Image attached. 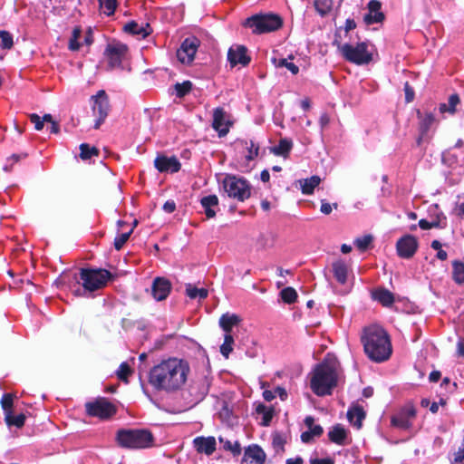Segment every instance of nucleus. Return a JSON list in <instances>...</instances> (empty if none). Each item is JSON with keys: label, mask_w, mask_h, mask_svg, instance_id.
Masks as SVG:
<instances>
[{"label": "nucleus", "mask_w": 464, "mask_h": 464, "mask_svg": "<svg viewBox=\"0 0 464 464\" xmlns=\"http://www.w3.org/2000/svg\"><path fill=\"white\" fill-rule=\"evenodd\" d=\"M227 59L232 66L238 63L245 66L250 62V58L246 55V48L243 45L231 47L227 53Z\"/></svg>", "instance_id": "obj_18"}, {"label": "nucleus", "mask_w": 464, "mask_h": 464, "mask_svg": "<svg viewBox=\"0 0 464 464\" xmlns=\"http://www.w3.org/2000/svg\"><path fill=\"white\" fill-rule=\"evenodd\" d=\"M92 102V112L97 118L94 123V129H99L105 121L110 111L109 98L103 90L99 91L91 98Z\"/></svg>", "instance_id": "obj_9"}, {"label": "nucleus", "mask_w": 464, "mask_h": 464, "mask_svg": "<svg viewBox=\"0 0 464 464\" xmlns=\"http://www.w3.org/2000/svg\"><path fill=\"white\" fill-rule=\"evenodd\" d=\"M186 295L191 299H205L208 296V290L205 288H198L192 284H187L185 289Z\"/></svg>", "instance_id": "obj_31"}, {"label": "nucleus", "mask_w": 464, "mask_h": 464, "mask_svg": "<svg viewBox=\"0 0 464 464\" xmlns=\"http://www.w3.org/2000/svg\"><path fill=\"white\" fill-rule=\"evenodd\" d=\"M124 31L131 34L145 38L151 34V29L149 24H139L132 21L124 25Z\"/></svg>", "instance_id": "obj_24"}, {"label": "nucleus", "mask_w": 464, "mask_h": 464, "mask_svg": "<svg viewBox=\"0 0 464 464\" xmlns=\"http://www.w3.org/2000/svg\"><path fill=\"white\" fill-rule=\"evenodd\" d=\"M457 347H458V354H459V356H464V343H463V342H461V341H459V342L458 343Z\"/></svg>", "instance_id": "obj_64"}, {"label": "nucleus", "mask_w": 464, "mask_h": 464, "mask_svg": "<svg viewBox=\"0 0 464 464\" xmlns=\"http://www.w3.org/2000/svg\"><path fill=\"white\" fill-rule=\"evenodd\" d=\"M373 237L371 235H364L361 237H357L354 240V245L360 249V250H365L369 245L372 243Z\"/></svg>", "instance_id": "obj_47"}, {"label": "nucleus", "mask_w": 464, "mask_h": 464, "mask_svg": "<svg viewBox=\"0 0 464 464\" xmlns=\"http://www.w3.org/2000/svg\"><path fill=\"white\" fill-rule=\"evenodd\" d=\"M244 24L252 28L254 34H264L279 29L283 21L276 14H256L246 19Z\"/></svg>", "instance_id": "obj_6"}, {"label": "nucleus", "mask_w": 464, "mask_h": 464, "mask_svg": "<svg viewBox=\"0 0 464 464\" xmlns=\"http://www.w3.org/2000/svg\"><path fill=\"white\" fill-rule=\"evenodd\" d=\"M328 437L331 441L342 445L344 443V440L346 439V430L341 425H335L329 431Z\"/></svg>", "instance_id": "obj_29"}, {"label": "nucleus", "mask_w": 464, "mask_h": 464, "mask_svg": "<svg viewBox=\"0 0 464 464\" xmlns=\"http://www.w3.org/2000/svg\"><path fill=\"white\" fill-rule=\"evenodd\" d=\"M334 460L330 458L326 459H311L310 464H334Z\"/></svg>", "instance_id": "obj_55"}, {"label": "nucleus", "mask_w": 464, "mask_h": 464, "mask_svg": "<svg viewBox=\"0 0 464 464\" xmlns=\"http://www.w3.org/2000/svg\"><path fill=\"white\" fill-rule=\"evenodd\" d=\"M334 44L337 46L342 56L350 63L362 65L372 61V54L368 51V45L364 42L353 45L350 44H341L335 40Z\"/></svg>", "instance_id": "obj_5"}, {"label": "nucleus", "mask_w": 464, "mask_h": 464, "mask_svg": "<svg viewBox=\"0 0 464 464\" xmlns=\"http://www.w3.org/2000/svg\"><path fill=\"white\" fill-rule=\"evenodd\" d=\"M333 273L335 279L342 285H344L348 277V266L343 260H336L332 265Z\"/></svg>", "instance_id": "obj_25"}, {"label": "nucleus", "mask_w": 464, "mask_h": 464, "mask_svg": "<svg viewBox=\"0 0 464 464\" xmlns=\"http://www.w3.org/2000/svg\"><path fill=\"white\" fill-rule=\"evenodd\" d=\"M171 289L170 282L163 277L154 279L151 286V295L156 301H162L167 298Z\"/></svg>", "instance_id": "obj_15"}, {"label": "nucleus", "mask_w": 464, "mask_h": 464, "mask_svg": "<svg viewBox=\"0 0 464 464\" xmlns=\"http://www.w3.org/2000/svg\"><path fill=\"white\" fill-rule=\"evenodd\" d=\"M459 102V98L457 94H452L449 98V103H442L440 106V112L449 111L454 113L456 111V106Z\"/></svg>", "instance_id": "obj_36"}, {"label": "nucleus", "mask_w": 464, "mask_h": 464, "mask_svg": "<svg viewBox=\"0 0 464 464\" xmlns=\"http://www.w3.org/2000/svg\"><path fill=\"white\" fill-rule=\"evenodd\" d=\"M131 373H132V370L130 369L129 364L127 362H122L120 365L119 370L117 371V377L121 381L128 382V377L130 375H131Z\"/></svg>", "instance_id": "obj_44"}, {"label": "nucleus", "mask_w": 464, "mask_h": 464, "mask_svg": "<svg viewBox=\"0 0 464 464\" xmlns=\"http://www.w3.org/2000/svg\"><path fill=\"white\" fill-rule=\"evenodd\" d=\"M392 423L393 426L403 429V430H407L411 426L410 420L402 414L400 416L392 417Z\"/></svg>", "instance_id": "obj_48"}, {"label": "nucleus", "mask_w": 464, "mask_h": 464, "mask_svg": "<svg viewBox=\"0 0 464 464\" xmlns=\"http://www.w3.org/2000/svg\"><path fill=\"white\" fill-rule=\"evenodd\" d=\"M200 203L208 218H213L216 217V209L218 207V198L216 195L202 198Z\"/></svg>", "instance_id": "obj_23"}, {"label": "nucleus", "mask_w": 464, "mask_h": 464, "mask_svg": "<svg viewBox=\"0 0 464 464\" xmlns=\"http://www.w3.org/2000/svg\"><path fill=\"white\" fill-rule=\"evenodd\" d=\"M321 178L319 176H312L308 179H304L298 180L300 188L303 194L311 195L314 192V189L320 184Z\"/></svg>", "instance_id": "obj_28"}, {"label": "nucleus", "mask_w": 464, "mask_h": 464, "mask_svg": "<svg viewBox=\"0 0 464 464\" xmlns=\"http://www.w3.org/2000/svg\"><path fill=\"white\" fill-rule=\"evenodd\" d=\"M263 397L266 401H270L276 397V393L275 392L266 390L263 392Z\"/></svg>", "instance_id": "obj_59"}, {"label": "nucleus", "mask_w": 464, "mask_h": 464, "mask_svg": "<svg viewBox=\"0 0 464 464\" xmlns=\"http://www.w3.org/2000/svg\"><path fill=\"white\" fill-rule=\"evenodd\" d=\"M131 233L132 228H130V231L122 233L120 236L116 237L114 239V247L117 250H120L123 246V245L128 241Z\"/></svg>", "instance_id": "obj_51"}, {"label": "nucleus", "mask_w": 464, "mask_h": 464, "mask_svg": "<svg viewBox=\"0 0 464 464\" xmlns=\"http://www.w3.org/2000/svg\"><path fill=\"white\" fill-rule=\"evenodd\" d=\"M154 166L160 172H177L180 169V163L175 157L158 156Z\"/></svg>", "instance_id": "obj_17"}, {"label": "nucleus", "mask_w": 464, "mask_h": 464, "mask_svg": "<svg viewBox=\"0 0 464 464\" xmlns=\"http://www.w3.org/2000/svg\"><path fill=\"white\" fill-rule=\"evenodd\" d=\"M314 420L311 416H307L304 419V423L308 427L309 430L303 432L301 440L304 443L310 442L314 437H319L323 433V428L320 425L314 424Z\"/></svg>", "instance_id": "obj_21"}, {"label": "nucleus", "mask_w": 464, "mask_h": 464, "mask_svg": "<svg viewBox=\"0 0 464 464\" xmlns=\"http://www.w3.org/2000/svg\"><path fill=\"white\" fill-rule=\"evenodd\" d=\"M337 207H338L337 203H334L333 205H331L330 203L326 202L325 200H322L320 210L323 214L329 215L333 211V208H337Z\"/></svg>", "instance_id": "obj_52"}, {"label": "nucleus", "mask_w": 464, "mask_h": 464, "mask_svg": "<svg viewBox=\"0 0 464 464\" xmlns=\"http://www.w3.org/2000/svg\"><path fill=\"white\" fill-rule=\"evenodd\" d=\"M273 444L275 447L282 448L284 441L281 437L276 436L273 440Z\"/></svg>", "instance_id": "obj_63"}, {"label": "nucleus", "mask_w": 464, "mask_h": 464, "mask_svg": "<svg viewBox=\"0 0 464 464\" xmlns=\"http://www.w3.org/2000/svg\"><path fill=\"white\" fill-rule=\"evenodd\" d=\"M281 298L286 304L294 303L297 298V293L293 287H286L280 293Z\"/></svg>", "instance_id": "obj_41"}, {"label": "nucleus", "mask_w": 464, "mask_h": 464, "mask_svg": "<svg viewBox=\"0 0 464 464\" xmlns=\"http://www.w3.org/2000/svg\"><path fill=\"white\" fill-rule=\"evenodd\" d=\"M241 322V318L235 314H225L219 318V326L226 332L230 334L232 328Z\"/></svg>", "instance_id": "obj_26"}, {"label": "nucleus", "mask_w": 464, "mask_h": 464, "mask_svg": "<svg viewBox=\"0 0 464 464\" xmlns=\"http://www.w3.org/2000/svg\"><path fill=\"white\" fill-rule=\"evenodd\" d=\"M13 44L12 35L6 31H0V46L4 49H11Z\"/></svg>", "instance_id": "obj_46"}, {"label": "nucleus", "mask_w": 464, "mask_h": 464, "mask_svg": "<svg viewBox=\"0 0 464 464\" xmlns=\"http://www.w3.org/2000/svg\"><path fill=\"white\" fill-rule=\"evenodd\" d=\"M190 372L187 361L169 358L155 365L150 372V383L157 390L176 392L187 382Z\"/></svg>", "instance_id": "obj_1"}, {"label": "nucleus", "mask_w": 464, "mask_h": 464, "mask_svg": "<svg viewBox=\"0 0 464 464\" xmlns=\"http://www.w3.org/2000/svg\"><path fill=\"white\" fill-rule=\"evenodd\" d=\"M14 403V396L11 393H6L3 396L1 400V405L5 411V415L7 414L8 411H12V407Z\"/></svg>", "instance_id": "obj_50"}, {"label": "nucleus", "mask_w": 464, "mask_h": 464, "mask_svg": "<svg viewBox=\"0 0 464 464\" xmlns=\"http://www.w3.org/2000/svg\"><path fill=\"white\" fill-rule=\"evenodd\" d=\"M373 297L385 306L391 305L394 301L393 295L384 289L376 290L373 293Z\"/></svg>", "instance_id": "obj_32"}, {"label": "nucleus", "mask_w": 464, "mask_h": 464, "mask_svg": "<svg viewBox=\"0 0 464 464\" xmlns=\"http://www.w3.org/2000/svg\"><path fill=\"white\" fill-rule=\"evenodd\" d=\"M293 147V142L287 139H282L277 146L271 148V152L277 156H286Z\"/></svg>", "instance_id": "obj_30"}, {"label": "nucleus", "mask_w": 464, "mask_h": 464, "mask_svg": "<svg viewBox=\"0 0 464 464\" xmlns=\"http://www.w3.org/2000/svg\"><path fill=\"white\" fill-rule=\"evenodd\" d=\"M116 440L122 448L144 449L153 443V436L148 430H120Z\"/></svg>", "instance_id": "obj_4"}, {"label": "nucleus", "mask_w": 464, "mask_h": 464, "mask_svg": "<svg viewBox=\"0 0 464 464\" xmlns=\"http://www.w3.org/2000/svg\"><path fill=\"white\" fill-rule=\"evenodd\" d=\"M234 338L230 334H226L224 343L220 346V353L225 358H228L230 353L233 351Z\"/></svg>", "instance_id": "obj_35"}, {"label": "nucleus", "mask_w": 464, "mask_h": 464, "mask_svg": "<svg viewBox=\"0 0 464 464\" xmlns=\"http://www.w3.org/2000/svg\"><path fill=\"white\" fill-rule=\"evenodd\" d=\"M405 100L407 102H411L414 99V91L408 82L404 84Z\"/></svg>", "instance_id": "obj_54"}, {"label": "nucleus", "mask_w": 464, "mask_h": 464, "mask_svg": "<svg viewBox=\"0 0 464 464\" xmlns=\"http://www.w3.org/2000/svg\"><path fill=\"white\" fill-rule=\"evenodd\" d=\"M25 415L19 414L17 416L13 415V411H8L5 416V421L8 426H15L22 428L24 424Z\"/></svg>", "instance_id": "obj_33"}, {"label": "nucleus", "mask_w": 464, "mask_h": 464, "mask_svg": "<svg viewBox=\"0 0 464 464\" xmlns=\"http://www.w3.org/2000/svg\"><path fill=\"white\" fill-rule=\"evenodd\" d=\"M163 209L167 213H172L176 209L174 201H166L163 205Z\"/></svg>", "instance_id": "obj_56"}, {"label": "nucleus", "mask_w": 464, "mask_h": 464, "mask_svg": "<svg viewBox=\"0 0 464 464\" xmlns=\"http://www.w3.org/2000/svg\"><path fill=\"white\" fill-rule=\"evenodd\" d=\"M127 53V46L121 43H111L106 46L104 55L110 69L118 68Z\"/></svg>", "instance_id": "obj_10"}, {"label": "nucleus", "mask_w": 464, "mask_h": 464, "mask_svg": "<svg viewBox=\"0 0 464 464\" xmlns=\"http://www.w3.org/2000/svg\"><path fill=\"white\" fill-rule=\"evenodd\" d=\"M275 393L277 394L283 401L287 397L286 391L283 387H277L275 390Z\"/></svg>", "instance_id": "obj_58"}, {"label": "nucleus", "mask_w": 464, "mask_h": 464, "mask_svg": "<svg viewBox=\"0 0 464 464\" xmlns=\"http://www.w3.org/2000/svg\"><path fill=\"white\" fill-rule=\"evenodd\" d=\"M266 454L264 450L257 445L249 446L245 450L244 460L255 462L256 464H264Z\"/></svg>", "instance_id": "obj_22"}, {"label": "nucleus", "mask_w": 464, "mask_h": 464, "mask_svg": "<svg viewBox=\"0 0 464 464\" xmlns=\"http://www.w3.org/2000/svg\"><path fill=\"white\" fill-rule=\"evenodd\" d=\"M223 187L228 197L243 201L250 196V188L246 180L228 175L223 180Z\"/></svg>", "instance_id": "obj_8"}, {"label": "nucleus", "mask_w": 464, "mask_h": 464, "mask_svg": "<svg viewBox=\"0 0 464 464\" xmlns=\"http://www.w3.org/2000/svg\"><path fill=\"white\" fill-rule=\"evenodd\" d=\"M417 117L420 121V136L417 139V144L420 145L423 139L427 136L430 127L435 123V116L431 112L422 113L420 111H417Z\"/></svg>", "instance_id": "obj_16"}, {"label": "nucleus", "mask_w": 464, "mask_h": 464, "mask_svg": "<svg viewBox=\"0 0 464 464\" xmlns=\"http://www.w3.org/2000/svg\"><path fill=\"white\" fill-rule=\"evenodd\" d=\"M453 279L459 284H464V264L459 261H453Z\"/></svg>", "instance_id": "obj_34"}, {"label": "nucleus", "mask_w": 464, "mask_h": 464, "mask_svg": "<svg viewBox=\"0 0 464 464\" xmlns=\"http://www.w3.org/2000/svg\"><path fill=\"white\" fill-rule=\"evenodd\" d=\"M273 63L276 67H285L287 68L293 74H296L299 72L298 67L293 63L288 62L286 59H273Z\"/></svg>", "instance_id": "obj_43"}, {"label": "nucleus", "mask_w": 464, "mask_h": 464, "mask_svg": "<svg viewBox=\"0 0 464 464\" xmlns=\"http://www.w3.org/2000/svg\"><path fill=\"white\" fill-rule=\"evenodd\" d=\"M233 121L223 108H216L213 111L212 128L218 133L219 137H224L229 132Z\"/></svg>", "instance_id": "obj_11"}, {"label": "nucleus", "mask_w": 464, "mask_h": 464, "mask_svg": "<svg viewBox=\"0 0 464 464\" xmlns=\"http://www.w3.org/2000/svg\"><path fill=\"white\" fill-rule=\"evenodd\" d=\"M440 378V372L438 371L432 372L429 377L430 381L433 382H438Z\"/></svg>", "instance_id": "obj_61"}, {"label": "nucleus", "mask_w": 464, "mask_h": 464, "mask_svg": "<svg viewBox=\"0 0 464 464\" xmlns=\"http://www.w3.org/2000/svg\"><path fill=\"white\" fill-rule=\"evenodd\" d=\"M364 351L375 362H383L392 354V344L388 334L379 325L364 328L362 335Z\"/></svg>", "instance_id": "obj_2"}, {"label": "nucleus", "mask_w": 464, "mask_h": 464, "mask_svg": "<svg viewBox=\"0 0 464 464\" xmlns=\"http://www.w3.org/2000/svg\"><path fill=\"white\" fill-rule=\"evenodd\" d=\"M86 410L88 414L99 417L101 419L109 418L112 416L116 411L115 407L105 399H101L94 402L87 403Z\"/></svg>", "instance_id": "obj_13"}, {"label": "nucleus", "mask_w": 464, "mask_h": 464, "mask_svg": "<svg viewBox=\"0 0 464 464\" xmlns=\"http://www.w3.org/2000/svg\"><path fill=\"white\" fill-rule=\"evenodd\" d=\"M396 248L401 257L410 258L418 248L417 238L411 235H406L398 240Z\"/></svg>", "instance_id": "obj_14"}, {"label": "nucleus", "mask_w": 464, "mask_h": 464, "mask_svg": "<svg viewBox=\"0 0 464 464\" xmlns=\"http://www.w3.org/2000/svg\"><path fill=\"white\" fill-rule=\"evenodd\" d=\"M333 6V0H315L314 7L321 15L327 14Z\"/></svg>", "instance_id": "obj_38"}, {"label": "nucleus", "mask_w": 464, "mask_h": 464, "mask_svg": "<svg viewBox=\"0 0 464 464\" xmlns=\"http://www.w3.org/2000/svg\"><path fill=\"white\" fill-rule=\"evenodd\" d=\"M337 385V372L334 364L323 362L311 373L310 387L317 396L329 395Z\"/></svg>", "instance_id": "obj_3"}, {"label": "nucleus", "mask_w": 464, "mask_h": 464, "mask_svg": "<svg viewBox=\"0 0 464 464\" xmlns=\"http://www.w3.org/2000/svg\"><path fill=\"white\" fill-rule=\"evenodd\" d=\"M272 419V411L269 409L263 414V425L267 426Z\"/></svg>", "instance_id": "obj_57"}, {"label": "nucleus", "mask_w": 464, "mask_h": 464, "mask_svg": "<svg viewBox=\"0 0 464 464\" xmlns=\"http://www.w3.org/2000/svg\"><path fill=\"white\" fill-rule=\"evenodd\" d=\"M347 418L354 427L360 429L362 421L365 418V412L361 406L354 405L348 411Z\"/></svg>", "instance_id": "obj_27"}, {"label": "nucleus", "mask_w": 464, "mask_h": 464, "mask_svg": "<svg viewBox=\"0 0 464 464\" xmlns=\"http://www.w3.org/2000/svg\"><path fill=\"white\" fill-rule=\"evenodd\" d=\"M80 150H81V153H80V157L82 159V160H88V159H91L92 156H97L99 151L97 150V148L95 147H90L88 144L86 143H82L81 144L80 146Z\"/></svg>", "instance_id": "obj_39"}, {"label": "nucleus", "mask_w": 464, "mask_h": 464, "mask_svg": "<svg viewBox=\"0 0 464 464\" xmlns=\"http://www.w3.org/2000/svg\"><path fill=\"white\" fill-rule=\"evenodd\" d=\"M319 121H320L321 126L324 127L329 123L330 118L327 114H322Z\"/></svg>", "instance_id": "obj_60"}, {"label": "nucleus", "mask_w": 464, "mask_h": 464, "mask_svg": "<svg viewBox=\"0 0 464 464\" xmlns=\"http://www.w3.org/2000/svg\"><path fill=\"white\" fill-rule=\"evenodd\" d=\"M369 13L364 15V22L367 24L380 23L384 19V14L380 11L381 3L377 0H371L368 4Z\"/></svg>", "instance_id": "obj_19"}, {"label": "nucleus", "mask_w": 464, "mask_h": 464, "mask_svg": "<svg viewBox=\"0 0 464 464\" xmlns=\"http://www.w3.org/2000/svg\"><path fill=\"white\" fill-rule=\"evenodd\" d=\"M82 31L79 27H76L72 31V38L69 42V49L72 51H77L80 47V44L78 43V39L81 36Z\"/></svg>", "instance_id": "obj_49"}, {"label": "nucleus", "mask_w": 464, "mask_h": 464, "mask_svg": "<svg viewBox=\"0 0 464 464\" xmlns=\"http://www.w3.org/2000/svg\"><path fill=\"white\" fill-rule=\"evenodd\" d=\"M31 121L34 124L37 130H41L44 128V121L41 117L35 113L30 115Z\"/></svg>", "instance_id": "obj_53"}, {"label": "nucleus", "mask_w": 464, "mask_h": 464, "mask_svg": "<svg viewBox=\"0 0 464 464\" xmlns=\"http://www.w3.org/2000/svg\"><path fill=\"white\" fill-rule=\"evenodd\" d=\"M242 144L247 150V154L246 156V160H253L258 155L259 146L256 144L253 140L242 141Z\"/></svg>", "instance_id": "obj_37"}, {"label": "nucleus", "mask_w": 464, "mask_h": 464, "mask_svg": "<svg viewBox=\"0 0 464 464\" xmlns=\"http://www.w3.org/2000/svg\"><path fill=\"white\" fill-rule=\"evenodd\" d=\"M80 276L82 281L84 290L92 292L102 288L110 279L111 274L105 269H82Z\"/></svg>", "instance_id": "obj_7"}, {"label": "nucleus", "mask_w": 464, "mask_h": 464, "mask_svg": "<svg viewBox=\"0 0 464 464\" xmlns=\"http://www.w3.org/2000/svg\"><path fill=\"white\" fill-rule=\"evenodd\" d=\"M193 443L199 453L210 455L216 450V440L214 437H198L193 440Z\"/></svg>", "instance_id": "obj_20"}, {"label": "nucleus", "mask_w": 464, "mask_h": 464, "mask_svg": "<svg viewBox=\"0 0 464 464\" xmlns=\"http://www.w3.org/2000/svg\"><path fill=\"white\" fill-rule=\"evenodd\" d=\"M100 4V7L104 9V13L107 15H111L114 14L115 9L117 7V0H98Z\"/></svg>", "instance_id": "obj_42"}, {"label": "nucleus", "mask_w": 464, "mask_h": 464, "mask_svg": "<svg viewBox=\"0 0 464 464\" xmlns=\"http://www.w3.org/2000/svg\"><path fill=\"white\" fill-rule=\"evenodd\" d=\"M220 443L223 444V447L226 450L231 451L234 455H239L241 452L240 444L237 441L232 443L228 440H225L223 437H219Z\"/></svg>", "instance_id": "obj_40"}, {"label": "nucleus", "mask_w": 464, "mask_h": 464, "mask_svg": "<svg viewBox=\"0 0 464 464\" xmlns=\"http://www.w3.org/2000/svg\"><path fill=\"white\" fill-rule=\"evenodd\" d=\"M402 415L405 416L410 420L411 418H413L415 416V410L412 408H409Z\"/></svg>", "instance_id": "obj_62"}, {"label": "nucleus", "mask_w": 464, "mask_h": 464, "mask_svg": "<svg viewBox=\"0 0 464 464\" xmlns=\"http://www.w3.org/2000/svg\"><path fill=\"white\" fill-rule=\"evenodd\" d=\"M174 87L177 92V95L179 97H183L191 91L192 83L189 81H185L181 83H176Z\"/></svg>", "instance_id": "obj_45"}, {"label": "nucleus", "mask_w": 464, "mask_h": 464, "mask_svg": "<svg viewBox=\"0 0 464 464\" xmlns=\"http://www.w3.org/2000/svg\"><path fill=\"white\" fill-rule=\"evenodd\" d=\"M199 44L196 37L187 38L182 43L180 48L177 51V58L183 64H189L194 60Z\"/></svg>", "instance_id": "obj_12"}]
</instances>
